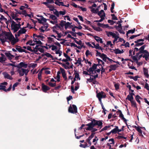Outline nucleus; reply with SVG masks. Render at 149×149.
<instances>
[{"mask_svg": "<svg viewBox=\"0 0 149 149\" xmlns=\"http://www.w3.org/2000/svg\"><path fill=\"white\" fill-rule=\"evenodd\" d=\"M107 33V35L108 37H109L110 36H112L113 37L116 35L114 33L111 31H106Z\"/></svg>", "mask_w": 149, "mask_h": 149, "instance_id": "6ab92c4d", "label": "nucleus"}, {"mask_svg": "<svg viewBox=\"0 0 149 149\" xmlns=\"http://www.w3.org/2000/svg\"><path fill=\"white\" fill-rule=\"evenodd\" d=\"M47 15H50L49 18L53 20H56L57 19V17H56L55 16L53 15H51L49 14H47Z\"/></svg>", "mask_w": 149, "mask_h": 149, "instance_id": "b1692460", "label": "nucleus"}, {"mask_svg": "<svg viewBox=\"0 0 149 149\" xmlns=\"http://www.w3.org/2000/svg\"><path fill=\"white\" fill-rule=\"evenodd\" d=\"M91 53L90 52V51L88 50H86L85 53V54L86 56L87 57L89 55L91 54Z\"/></svg>", "mask_w": 149, "mask_h": 149, "instance_id": "338daca9", "label": "nucleus"}, {"mask_svg": "<svg viewBox=\"0 0 149 149\" xmlns=\"http://www.w3.org/2000/svg\"><path fill=\"white\" fill-rule=\"evenodd\" d=\"M11 29L13 30L14 33L17 32L19 29L17 25H16V23L13 21H11Z\"/></svg>", "mask_w": 149, "mask_h": 149, "instance_id": "39448f33", "label": "nucleus"}, {"mask_svg": "<svg viewBox=\"0 0 149 149\" xmlns=\"http://www.w3.org/2000/svg\"><path fill=\"white\" fill-rule=\"evenodd\" d=\"M15 36L16 39H15L14 36L12 34H11L10 36L9 37V41L10 42L12 45H14L18 42L19 40L17 37V34H15Z\"/></svg>", "mask_w": 149, "mask_h": 149, "instance_id": "20e7f679", "label": "nucleus"}, {"mask_svg": "<svg viewBox=\"0 0 149 149\" xmlns=\"http://www.w3.org/2000/svg\"><path fill=\"white\" fill-rule=\"evenodd\" d=\"M48 8H49L50 9L49 10L51 11H54V10L55 9H54V7L53 6L49 5L48 7Z\"/></svg>", "mask_w": 149, "mask_h": 149, "instance_id": "37998d69", "label": "nucleus"}, {"mask_svg": "<svg viewBox=\"0 0 149 149\" xmlns=\"http://www.w3.org/2000/svg\"><path fill=\"white\" fill-rule=\"evenodd\" d=\"M110 126H106L104 128L102 129L100 131V132H101L107 130L108 128H110Z\"/></svg>", "mask_w": 149, "mask_h": 149, "instance_id": "2f4dec72", "label": "nucleus"}, {"mask_svg": "<svg viewBox=\"0 0 149 149\" xmlns=\"http://www.w3.org/2000/svg\"><path fill=\"white\" fill-rule=\"evenodd\" d=\"M84 144H81L80 145V146L84 148L89 147V146H88L87 143L86 142H84Z\"/></svg>", "mask_w": 149, "mask_h": 149, "instance_id": "473e14b6", "label": "nucleus"}, {"mask_svg": "<svg viewBox=\"0 0 149 149\" xmlns=\"http://www.w3.org/2000/svg\"><path fill=\"white\" fill-rule=\"evenodd\" d=\"M76 38H75V42H76L77 44L79 45H83V44H82V41L80 40L79 41H78L76 40Z\"/></svg>", "mask_w": 149, "mask_h": 149, "instance_id": "680f3d73", "label": "nucleus"}, {"mask_svg": "<svg viewBox=\"0 0 149 149\" xmlns=\"http://www.w3.org/2000/svg\"><path fill=\"white\" fill-rule=\"evenodd\" d=\"M146 46V45H144L141 46L139 49L138 48L135 47L134 50L136 52L139 51V52L136 53V55L134 56H132V58L134 61H136L138 62L137 57L140 54L142 53H144L146 50H144L145 47Z\"/></svg>", "mask_w": 149, "mask_h": 149, "instance_id": "f03ea898", "label": "nucleus"}, {"mask_svg": "<svg viewBox=\"0 0 149 149\" xmlns=\"http://www.w3.org/2000/svg\"><path fill=\"white\" fill-rule=\"evenodd\" d=\"M90 8L91 9V12L95 14H97L98 12V9H95L94 8H92V7H90Z\"/></svg>", "mask_w": 149, "mask_h": 149, "instance_id": "4be33fe9", "label": "nucleus"}, {"mask_svg": "<svg viewBox=\"0 0 149 149\" xmlns=\"http://www.w3.org/2000/svg\"><path fill=\"white\" fill-rule=\"evenodd\" d=\"M97 13V14L98 15L100 16V17H101V16H102V15H103L104 14L106 15V14L104 12V10H101L99 12H98Z\"/></svg>", "mask_w": 149, "mask_h": 149, "instance_id": "5701e85b", "label": "nucleus"}, {"mask_svg": "<svg viewBox=\"0 0 149 149\" xmlns=\"http://www.w3.org/2000/svg\"><path fill=\"white\" fill-rule=\"evenodd\" d=\"M142 57L143 58H144L145 60L147 59V58H148L147 54H146L145 53H142V54H140L137 57L138 59L137 58V59L138 60H139Z\"/></svg>", "mask_w": 149, "mask_h": 149, "instance_id": "9d476101", "label": "nucleus"}, {"mask_svg": "<svg viewBox=\"0 0 149 149\" xmlns=\"http://www.w3.org/2000/svg\"><path fill=\"white\" fill-rule=\"evenodd\" d=\"M111 50H113L114 51V52L115 54H120V50L119 49H110Z\"/></svg>", "mask_w": 149, "mask_h": 149, "instance_id": "cd10ccee", "label": "nucleus"}, {"mask_svg": "<svg viewBox=\"0 0 149 149\" xmlns=\"http://www.w3.org/2000/svg\"><path fill=\"white\" fill-rule=\"evenodd\" d=\"M66 23L65 21L61 20L60 23L58 24L60 26H61L62 27H63L65 26V23Z\"/></svg>", "mask_w": 149, "mask_h": 149, "instance_id": "e433bc0d", "label": "nucleus"}, {"mask_svg": "<svg viewBox=\"0 0 149 149\" xmlns=\"http://www.w3.org/2000/svg\"><path fill=\"white\" fill-rule=\"evenodd\" d=\"M22 70H23V72L24 74H25V75H27L29 72V70L28 69H26L23 68H22Z\"/></svg>", "mask_w": 149, "mask_h": 149, "instance_id": "72a5a7b5", "label": "nucleus"}, {"mask_svg": "<svg viewBox=\"0 0 149 149\" xmlns=\"http://www.w3.org/2000/svg\"><path fill=\"white\" fill-rule=\"evenodd\" d=\"M103 121L102 120H96L95 119H92L91 120V122L87 124H86V126L88 127L84 128V129H86L87 131H91L92 133L97 130V129L95 128H93L96 126H97V128H99L100 129L102 127Z\"/></svg>", "mask_w": 149, "mask_h": 149, "instance_id": "f257e3e1", "label": "nucleus"}, {"mask_svg": "<svg viewBox=\"0 0 149 149\" xmlns=\"http://www.w3.org/2000/svg\"><path fill=\"white\" fill-rule=\"evenodd\" d=\"M105 15L104 14V15H102V16H101V19L99 20H96L94 21L95 22H102L103 20H104L105 19Z\"/></svg>", "mask_w": 149, "mask_h": 149, "instance_id": "aec40b11", "label": "nucleus"}, {"mask_svg": "<svg viewBox=\"0 0 149 149\" xmlns=\"http://www.w3.org/2000/svg\"><path fill=\"white\" fill-rule=\"evenodd\" d=\"M60 69L61 71V72L62 73L63 77L65 79V80L67 79V77L66 76V74L65 72V70L62 68H60Z\"/></svg>", "mask_w": 149, "mask_h": 149, "instance_id": "1a4fd4ad", "label": "nucleus"}, {"mask_svg": "<svg viewBox=\"0 0 149 149\" xmlns=\"http://www.w3.org/2000/svg\"><path fill=\"white\" fill-rule=\"evenodd\" d=\"M75 47H77L78 49H81L82 47L84 48H85V47L83 45H79L78 46L75 44Z\"/></svg>", "mask_w": 149, "mask_h": 149, "instance_id": "864d4df0", "label": "nucleus"}, {"mask_svg": "<svg viewBox=\"0 0 149 149\" xmlns=\"http://www.w3.org/2000/svg\"><path fill=\"white\" fill-rule=\"evenodd\" d=\"M95 133H92L90 136H89L86 140L91 141V139L94 137Z\"/></svg>", "mask_w": 149, "mask_h": 149, "instance_id": "c85d7f7f", "label": "nucleus"}, {"mask_svg": "<svg viewBox=\"0 0 149 149\" xmlns=\"http://www.w3.org/2000/svg\"><path fill=\"white\" fill-rule=\"evenodd\" d=\"M3 32L4 34L5 35V36L4 37L3 36L2 37L0 38V40L2 44H3L5 42L9 43V38L11 34L12 33H11L7 32L6 31H4V32Z\"/></svg>", "mask_w": 149, "mask_h": 149, "instance_id": "7ed1b4c3", "label": "nucleus"}, {"mask_svg": "<svg viewBox=\"0 0 149 149\" xmlns=\"http://www.w3.org/2000/svg\"><path fill=\"white\" fill-rule=\"evenodd\" d=\"M144 44V42H138V43L137 44H135V45H134V47H139V46H141V45H142Z\"/></svg>", "mask_w": 149, "mask_h": 149, "instance_id": "de8ad7c7", "label": "nucleus"}, {"mask_svg": "<svg viewBox=\"0 0 149 149\" xmlns=\"http://www.w3.org/2000/svg\"><path fill=\"white\" fill-rule=\"evenodd\" d=\"M70 24L69 22H67L65 23V29H67V28L70 26Z\"/></svg>", "mask_w": 149, "mask_h": 149, "instance_id": "49530a36", "label": "nucleus"}, {"mask_svg": "<svg viewBox=\"0 0 149 149\" xmlns=\"http://www.w3.org/2000/svg\"><path fill=\"white\" fill-rule=\"evenodd\" d=\"M95 48L96 49H102V47L99 46V43H97L96 45H95Z\"/></svg>", "mask_w": 149, "mask_h": 149, "instance_id": "09e8293b", "label": "nucleus"}, {"mask_svg": "<svg viewBox=\"0 0 149 149\" xmlns=\"http://www.w3.org/2000/svg\"><path fill=\"white\" fill-rule=\"evenodd\" d=\"M55 11H53L54 14L56 15V16L58 17L59 16V12L56 9H55V10H54Z\"/></svg>", "mask_w": 149, "mask_h": 149, "instance_id": "a19ab883", "label": "nucleus"}, {"mask_svg": "<svg viewBox=\"0 0 149 149\" xmlns=\"http://www.w3.org/2000/svg\"><path fill=\"white\" fill-rule=\"evenodd\" d=\"M88 71H83V73L84 74L87 75H89L90 76H93V75H91V73H88Z\"/></svg>", "mask_w": 149, "mask_h": 149, "instance_id": "bf43d9fd", "label": "nucleus"}, {"mask_svg": "<svg viewBox=\"0 0 149 149\" xmlns=\"http://www.w3.org/2000/svg\"><path fill=\"white\" fill-rule=\"evenodd\" d=\"M25 28H24V27H23L20 30H19L21 31V32L22 34L25 33L26 32L27 30L26 29H25Z\"/></svg>", "mask_w": 149, "mask_h": 149, "instance_id": "8fccbe9b", "label": "nucleus"}, {"mask_svg": "<svg viewBox=\"0 0 149 149\" xmlns=\"http://www.w3.org/2000/svg\"><path fill=\"white\" fill-rule=\"evenodd\" d=\"M73 98L72 97V96L70 95L69 97H67V100L68 101V104H69V101L70 100L72 99Z\"/></svg>", "mask_w": 149, "mask_h": 149, "instance_id": "5fc2aeb1", "label": "nucleus"}, {"mask_svg": "<svg viewBox=\"0 0 149 149\" xmlns=\"http://www.w3.org/2000/svg\"><path fill=\"white\" fill-rule=\"evenodd\" d=\"M68 111L69 112L72 113H74V104L72 105L70 104L69 107Z\"/></svg>", "mask_w": 149, "mask_h": 149, "instance_id": "0eeeda50", "label": "nucleus"}, {"mask_svg": "<svg viewBox=\"0 0 149 149\" xmlns=\"http://www.w3.org/2000/svg\"><path fill=\"white\" fill-rule=\"evenodd\" d=\"M113 38H114V39L113 41V43H114L119 38V36L116 35Z\"/></svg>", "mask_w": 149, "mask_h": 149, "instance_id": "603ef678", "label": "nucleus"}, {"mask_svg": "<svg viewBox=\"0 0 149 149\" xmlns=\"http://www.w3.org/2000/svg\"><path fill=\"white\" fill-rule=\"evenodd\" d=\"M94 38L95 40L98 42H99L100 38L97 36H94Z\"/></svg>", "mask_w": 149, "mask_h": 149, "instance_id": "6e6d98bb", "label": "nucleus"}, {"mask_svg": "<svg viewBox=\"0 0 149 149\" xmlns=\"http://www.w3.org/2000/svg\"><path fill=\"white\" fill-rule=\"evenodd\" d=\"M51 47H52V50L53 51L57 49V47L54 45H52L51 46H50V47H49V48H50Z\"/></svg>", "mask_w": 149, "mask_h": 149, "instance_id": "ea45409f", "label": "nucleus"}, {"mask_svg": "<svg viewBox=\"0 0 149 149\" xmlns=\"http://www.w3.org/2000/svg\"><path fill=\"white\" fill-rule=\"evenodd\" d=\"M104 94V92L101 91L97 93V97L98 98H102V95L103 94Z\"/></svg>", "mask_w": 149, "mask_h": 149, "instance_id": "412c9836", "label": "nucleus"}, {"mask_svg": "<svg viewBox=\"0 0 149 149\" xmlns=\"http://www.w3.org/2000/svg\"><path fill=\"white\" fill-rule=\"evenodd\" d=\"M114 86L115 89L116 90L118 89L119 88V86L118 83H116L114 84Z\"/></svg>", "mask_w": 149, "mask_h": 149, "instance_id": "13d9d810", "label": "nucleus"}, {"mask_svg": "<svg viewBox=\"0 0 149 149\" xmlns=\"http://www.w3.org/2000/svg\"><path fill=\"white\" fill-rule=\"evenodd\" d=\"M17 71L19 74V76L21 77L24 75V74L23 72V70H22V68H18Z\"/></svg>", "mask_w": 149, "mask_h": 149, "instance_id": "bb28decb", "label": "nucleus"}, {"mask_svg": "<svg viewBox=\"0 0 149 149\" xmlns=\"http://www.w3.org/2000/svg\"><path fill=\"white\" fill-rule=\"evenodd\" d=\"M118 66L117 64L111 65L109 66V67L110 68H111L113 70H115L116 68L118 67Z\"/></svg>", "mask_w": 149, "mask_h": 149, "instance_id": "f3484780", "label": "nucleus"}, {"mask_svg": "<svg viewBox=\"0 0 149 149\" xmlns=\"http://www.w3.org/2000/svg\"><path fill=\"white\" fill-rule=\"evenodd\" d=\"M45 56H46L47 57H50L51 58L52 60H54L53 57L48 52H46L45 53Z\"/></svg>", "mask_w": 149, "mask_h": 149, "instance_id": "c756f323", "label": "nucleus"}, {"mask_svg": "<svg viewBox=\"0 0 149 149\" xmlns=\"http://www.w3.org/2000/svg\"><path fill=\"white\" fill-rule=\"evenodd\" d=\"M126 99L130 101L134 100L133 97L132 96H130V95H127Z\"/></svg>", "mask_w": 149, "mask_h": 149, "instance_id": "393cba45", "label": "nucleus"}, {"mask_svg": "<svg viewBox=\"0 0 149 149\" xmlns=\"http://www.w3.org/2000/svg\"><path fill=\"white\" fill-rule=\"evenodd\" d=\"M48 85L52 87H54L56 86V83H52L51 82H49L48 83Z\"/></svg>", "mask_w": 149, "mask_h": 149, "instance_id": "79ce46f5", "label": "nucleus"}, {"mask_svg": "<svg viewBox=\"0 0 149 149\" xmlns=\"http://www.w3.org/2000/svg\"><path fill=\"white\" fill-rule=\"evenodd\" d=\"M131 103L132 106H133L134 107H136V104L135 100L132 101H130Z\"/></svg>", "mask_w": 149, "mask_h": 149, "instance_id": "c9c22d12", "label": "nucleus"}, {"mask_svg": "<svg viewBox=\"0 0 149 149\" xmlns=\"http://www.w3.org/2000/svg\"><path fill=\"white\" fill-rule=\"evenodd\" d=\"M86 70L87 71H88V72H89L90 73H91H91L92 72L93 74V72L95 70L94 69H93L92 67L88 69H87Z\"/></svg>", "mask_w": 149, "mask_h": 149, "instance_id": "f704fd0d", "label": "nucleus"}, {"mask_svg": "<svg viewBox=\"0 0 149 149\" xmlns=\"http://www.w3.org/2000/svg\"><path fill=\"white\" fill-rule=\"evenodd\" d=\"M44 26V28H45V29H46L48 27V24L47 23H44L43 24H42ZM48 30H46L45 31H47Z\"/></svg>", "mask_w": 149, "mask_h": 149, "instance_id": "58836bf2", "label": "nucleus"}, {"mask_svg": "<svg viewBox=\"0 0 149 149\" xmlns=\"http://www.w3.org/2000/svg\"><path fill=\"white\" fill-rule=\"evenodd\" d=\"M137 131L139 132V135L143 137H144L143 135L142 134V130L140 129L139 127L136 130Z\"/></svg>", "mask_w": 149, "mask_h": 149, "instance_id": "7c9ffc66", "label": "nucleus"}, {"mask_svg": "<svg viewBox=\"0 0 149 149\" xmlns=\"http://www.w3.org/2000/svg\"><path fill=\"white\" fill-rule=\"evenodd\" d=\"M143 72L145 76L147 78H148L149 77V75L148 74V69L145 68H143Z\"/></svg>", "mask_w": 149, "mask_h": 149, "instance_id": "2eb2a0df", "label": "nucleus"}, {"mask_svg": "<svg viewBox=\"0 0 149 149\" xmlns=\"http://www.w3.org/2000/svg\"><path fill=\"white\" fill-rule=\"evenodd\" d=\"M76 78L77 79H78L79 80L80 79L79 74L77 72H76V71H75V79H76ZM75 80L76 79H75Z\"/></svg>", "mask_w": 149, "mask_h": 149, "instance_id": "a18cd8bd", "label": "nucleus"}, {"mask_svg": "<svg viewBox=\"0 0 149 149\" xmlns=\"http://www.w3.org/2000/svg\"><path fill=\"white\" fill-rule=\"evenodd\" d=\"M135 29L134 28L133 29L130 30L128 31V33H131L132 34L134 33L135 31Z\"/></svg>", "mask_w": 149, "mask_h": 149, "instance_id": "e2e57ef3", "label": "nucleus"}, {"mask_svg": "<svg viewBox=\"0 0 149 149\" xmlns=\"http://www.w3.org/2000/svg\"><path fill=\"white\" fill-rule=\"evenodd\" d=\"M144 53H145L146 54H147V55L148 58H147V59L146 60V61H147L148 60H149V53L147 50H146Z\"/></svg>", "mask_w": 149, "mask_h": 149, "instance_id": "052dcab7", "label": "nucleus"}, {"mask_svg": "<svg viewBox=\"0 0 149 149\" xmlns=\"http://www.w3.org/2000/svg\"><path fill=\"white\" fill-rule=\"evenodd\" d=\"M61 28L60 26L58 24H56L55 26L52 27L53 29H60Z\"/></svg>", "mask_w": 149, "mask_h": 149, "instance_id": "3c124183", "label": "nucleus"}, {"mask_svg": "<svg viewBox=\"0 0 149 149\" xmlns=\"http://www.w3.org/2000/svg\"><path fill=\"white\" fill-rule=\"evenodd\" d=\"M1 57H0V61L1 63L4 62L6 60L5 56L2 53L1 54Z\"/></svg>", "mask_w": 149, "mask_h": 149, "instance_id": "4468645a", "label": "nucleus"}, {"mask_svg": "<svg viewBox=\"0 0 149 149\" xmlns=\"http://www.w3.org/2000/svg\"><path fill=\"white\" fill-rule=\"evenodd\" d=\"M108 22L109 23H110V24L111 25H113L114 23V22L113 20L111 19H109L108 20Z\"/></svg>", "mask_w": 149, "mask_h": 149, "instance_id": "774afa93", "label": "nucleus"}, {"mask_svg": "<svg viewBox=\"0 0 149 149\" xmlns=\"http://www.w3.org/2000/svg\"><path fill=\"white\" fill-rule=\"evenodd\" d=\"M6 86H5L2 85L0 84V90H3L4 91H6Z\"/></svg>", "mask_w": 149, "mask_h": 149, "instance_id": "4c0bfd02", "label": "nucleus"}, {"mask_svg": "<svg viewBox=\"0 0 149 149\" xmlns=\"http://www.w3.org/2000/svg\"><path fill=\"white\" fill-rule=\"evenodd\" d=\"M5 54L10 60L12 59L15 56L14 55L9 52H6Z\"/></svg>", "mask_w": 149, "mask_h": 149, "instance_id": "ddd939ff", "label": "nucleus"}, {"mask_svg": "<svg viewBox=\"0 0 149 149\" xmlns=\"http://www.w3.org/2000/svg\"><path fill=\"white\" fill-rule=\"evenodd\" d=\"M115 128L111 130V132L113 134H116L118 132V130H119L118 127L117 126H115Z\"/></svg>", "mask_w": 149, "mask_h": 149, "instance_id": "a211bd4d", "label": "nucleus"}, {"mask_svg": "<svg viewBox=\"0 0 149 149\" xmlns=\"http://www.w3.org/2000/svg\"><path fill=\"white\" fill-rule=\"evenodd\" d=\"M77 7L81 9V10H82L83 11H86L87 10L86 8H83V7H80L79 6H78L77 5L75 4V8H77Z\"/></svg>", "mask_w": 149, "mask_h": 149, "instance_id": "a878e982", "label": "nucleus"}, {"mask_svg": "<svg viewBox=\"0 0 149 149\" xmlns=\"http://www.w3.org/2000/svg\"><path fill=\"white\" fill-rule=\"evenodd\" d=\"M50 88L43 83L42 84V89L44 92H46L50 90Z\"/></svg>", "mask_w": 149, "mask_h": 149, "instance_id": "6e6552de", "label": "nucleus"}, {"mask_svg": "<svg viewBox=\"0 0 149 149\" xmlns=\"http://www.w3.org/2000/svg\"><path fill=\"white\" fill-rule=\"evenodd\" d=\"M63 55H64V56L66 58V59H68V60L69 61H70V59H71V58H70V57L68 55L65 54V53L64 52L63 53Z\"/></svg>", "mask_w": 149, "mask_h": 149, "instance_id": "c03bdc74", "label": "nucleus"}, {"mask_svg": "<svg viewBox=\"0 0 149 149\" xmlns=\"http://www.w3.org/2000/svg\"><path fill=\"white\" fill-rule=\"evenodd\" d=\"M33 41L36 42V44H40V45H42V43L40 40L37 41L33 40Z\"/></svg>", "mask_w": 149, "mask_h": 149, "instance_id": "69168bd1", "label": "nucleus"}, {"mask_svg": "<svg viewBox=\"0 0 149 149\" xmlns=\"http://www.w3.org/2000/svg\"><path fill=\"white\" fill-rule=\"evenodd\" d=\"M7 66H13V67H17L18 66H17V65H15L13 63H9L7 65Z\"/></svg>", "mask_w": 149, "mask_h": 149, "instance_id": "0e129e2a", "label": "nucleus"}, {"mask_svg": "<svg viewBox=\"0 0 149 149\" xmlns=\"http://www.w3.org/2000/svg\"><path fill=\"white\" fill-rule=\"evenodd\" d=\"M119 117L122 120H123L125 123L126 125L127 126V127L128 128H129L128 125H127V120L124 117V116L123 115L122 112L120 113Z\"/></svg>", "mask_w": 149, "mask_h": 149, "instance_id": "9b49d317", "label": "nucleus"}, {"mask_svg": "<svg viewBox=\"0 0 149 149\" xmlns=\"http://www.w3.org/2000/svg\"><path fill=\"white\" fill-rule=\"evenodd\" d=\"M3 75L5 78H6L10 80H12L13 78L7 72H4L3 73Z\"/></svg>", "mask_w": 149, "mask_h": 149, "instance_id": "dca6fc26", "label": "nucleus"}, {"mask_svg": "<svg viewBox=\"0 0 149 149\" xmlns=\"http://www.w3.org/2000/svg\"><path fill=\"white\" fill-rule=\"evenodd\" d=\"M16 47H16V49L19 52H24L26 53H27V52L26 51L21 48V47L17 45Z\"/></svg>", "mask_w": 149, "mask_h": 149, "instance_id": "f8f14e48", "label": "nucleus"}, {"mask_svg": "<svg viewBox=\"0 0 149 149\" xmlns=\"http://www.w3.org/2000/svg\"><path fill=\"white\" fill-rule=\"evenodd\" d=\"M17 68H26L27 67V64L24 62H21L17 65Z\"/></svg>", "mask_w": 149, "mask_h": 149, "instance_id": "423d86ee", "label": "nucleus"}, {"mask_svg": "<svg viewBox=\"0 0 149 149\" xmlns=\"http://www.w3.org/2000/svg\"><path fill=\"white\" fill-rule=\"evenodd\" d=\"M111 16L112 17V19L113 20H117L118 19L117 17L115 16L114 14H112Z\"/></svg>", "mask_w": 149, "mask_h": 149, "instance_id": "4d7b16f0", "label": "nucleus"}]
</instances>
